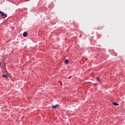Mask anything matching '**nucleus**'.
Masks as SVG:
<instances>
[{"mask_svg":"<svg viewBox=\"0 0 125 125\" xmlns=\"http://www.w3.org/2000/svg\"><path fill=\"white\" fill-rule=\"evenodd\" d=\"M0 16H1V17H2V18L3 19H4V18L7 17V15L6 14H4L3 13V12L0 11Z\"/></svg>","mask_w":125,"mask_h":125,"instance_id":"obj_1","label":"nucleus"},{"mask_svg":"<svg viewBox=\"0 0 125 125\" xmlns=\"http://www.w3.org/2000/svg\"><path fill=\"white\" fill-rule=\"evenodd\" d=\"M23 36L24 37H27L28 36V33H27V32H24L23 34Z\"/></svg>","mask_w":125,"mask_h":125,"instance_id":"obj_2","label":"nucleus"},{"mask_svg":"<svg viewBox=\"0 0 125 125\" xmlns=\"http://www.w3.org/2000/svg\"><path fill=\"white\" fill-rule=\"evenodd\" d=\"M59 105L57 104L56 105H54L52 106L53 109H57L58 107H59Z\"/></svg>","mask_w":125,"mask_h":125,"instance_id":"obj_3","label":"nucleus"},{"mask_svg":"<svg viewBox=\"0 0 125 125\" xmlns=\"http://www.w3.org/2000/svg\"><path fill=\"white\" fill-rule=\"evenodd\" d=\"M113 105H114L115 106H119V104L116 103H115V102H113Z\"/></svg>","mask_w":125,"mask_h":125,"instance_id":"obj_4","label":"nucleus"},{"mask_svg":"<svg viewBox=\"0 0 125 125\" xmlns=\"http://www.w3.org/2000/svg\"><path fill=\"white\" fill-rule=\"evenodd\" d=\"M64 62L65 64H68V63H69V61L68 60H66L64 61Z\"/></svg>","mask_w":125,"mask_h":125,"instance_id":"obj_5","label":"nucleus"},{"mask_svg":"<svg viewBox=\"0 0 125 125\" xmlns=\"http://www.w3.org/2000/svg\"><path fill=\"white\" fill-rule=\"evenodd\" d=\"M96 80L97 82H100V78L99 77H97Z\"/></svg>","mask_w":125,"mask_h":125,"instance_id":"obj_6","label":"nucleus"},{"mask_svg":"<svg viewBox=\"0 0 125 125\" xmlns=\"http://www.w3.org/2000/svg\"><path fill=\"white\" fill-rule=\"evenodd\" d=\"M7 76H8V77H9V78H11V74H10V73H8Z\"/></svg>","mask_w":125,"mask_h":125,"instance_id":"obj_7","label":"nucleus"},{"mask_svg":"<svg viewBox=\"0 0 125 125\" xmlns=\"http://www.w3.org/2000/svg\"><path fill=\"white\" fill-rule=\"evenodd\" d=\"M2 77H3V78H7V76H6V75H3Z\"/></svg>","mask_w":125,"mask_h":125,"instance_id":"obj_8","label":"nucleus"}]
</instances>
